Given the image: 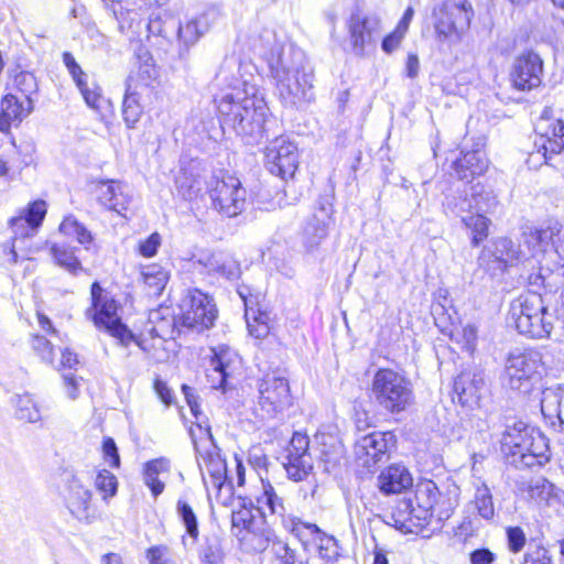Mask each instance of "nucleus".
Wrapping results in <instances>:
<instances>
[{
	"mask_svg": "<svg viewBox=\"0 0 564 564\" xmlns=\"http://www.w3.org/2000/svg\"><path fill=\"white\" fill-rule=\"evenodd\" d=\"M253 50L267 59L284 107L301 108L313 100V70L302 51L279 44L271 30H263Z\"/></svg>",
	"mask_w": 564,
	"mask_h": 564,
	"instance_id": "obj_1",
	"label": "nucleus"
},
{
	"mask_svg": "<svg viewBox=\"0 0 564 564\" xmlns=\"http://www.w3.org/2000/svg\"><path fill=\"white\" fill-rule=\"evenodd\" d=\"M458 496L455 485L442 490L433 480L421 479L413 498L399 502L392 511L393 525L403 533H417L433 523L434 530H441L458 506Z\"/></svg>",
	"mask_w": 564,
	"mask_h": 564,
	"instance_id": "obj_2",
	"label": "nucleus"
},
{
	"mask_svg": "<svg viewBox=\"0 0 564 564\" xmlns=\"http://www.w3.org/2000/svg\"><path fill=\"white\" fill-rule=\"evenodd\" d=\"M231 91L218 101V111L223 129H230L247 142L263 137L268 106L260 89L247 80L229 84Z\"/></svg>",
	"mask_w": 564,
	"mask_h": 564,
	"instance_id": "obj_3",
	"label": "nucleus"
},
{
	"mask_svg": "<svg viewBox=\"0 0 564 564\" xmlns=\"http://www.w3.org/2000/svg\"><path fill=\"white\" fill-rule=\"evenodd\" d=\"M510 319L520 334L531 338H546L553 329V316L538 293H527L510 305Z\"/></svg>",
	"mask_w": 564,
	"mask_h": 564,
	"instance_id": "obj_4",
	"label": "nucleus"
},
{
	"mask_svg": "<svg viewBox=\"0 0 564 564\" xmlns=\"http://www.w3.org/2000/svg\"><path fill=\"white\" fill-rule=\"evenodd\" d=\"M370 390L376 404L392 414L405 411L414 399L411 381L389 368L375 373Z\"/></svg>",
	"mask_w": 564,
	"mask_h": 564,
	"instance_id": "obj_5",
	"label": "nucleus"
},
{
	"mask_svg": "<svg viewBox=\"0 0 564 564\" xmlns=\"http://www.w3.org/2000/svg\"><path fill=\"white\" fill-rule=\"evenodd\" d=\"M544 372L542 354L534 349H514L505 364L503 382L511 390L529 394L540 383Z\"/></svg>",
	"mask_w": 564,
	"mask_h": 564,
	"instance_id": "obj_6",
	"label": "nucleus"
},
{
	"mask_svg": "<svg viewBox=\"0 0 564 564\" xmlns=\"http://www.w3.org/2000/svg\"><path fill=\"white\" fill-rule=\"evenodd\" d=\"M90 294L91 305L86 310V317L91 319L98 329L107 332L123 346L134 340L133 334L118 315L117 301L106 293L98 282L91 284Z\"/></svg>",
	"mask_w": 564,
	"mask_h": 564,
	"instance_id": "obj_7",
	"label": "nucleus"
},
{
	"mask_svg": "<svg viewBox=\"0 0 564 564\" xmlns=\"http://www.w3.org/2000/svg\"><path fill=\"white\" fill-rule=\"evenodd\" d=\"M434 29L438 40L459 41L469 29L474 17L471 4L467 0H444L433 11Z\"/></svg>",
	"mask_w": 564,
	"mask_h": 564,
	"instance_id": "obj_8",
	"label": "nucleus"
},
{
	"mask_svg": "<svg viewBox=\"0 0 564 564\" xmlns=\"http://www.w3.org/2000/svg\"><path fill=\"white\" fill-rule=\"evenodd\" d=\"M208 192L213 207L227 217H235L245 208L247 193L236 175L224 171L214 174Z\"/></svg>",
	"mask_w": 564,
	"mask_h": 564,
	"instance_id": "obj_9",
	"label": "nucleus"
},
{
	"mask_svg": "<svg viewBox=\"0 0 564 564\" xmlns=\"http://www.w3.org/2000/svg\"><path fill=\"white\" fill-rule=\"evenodd\" d=\"M181 326L198 332L214 325L217 308L210 296L197 289L187 290L180 304Z\"/></svg>",
	"mask_w": 564,
	"mask_h": 564,
	"instance_id": "obj_10",
	"label": "nucleus"
},
{
	"mask_svg": "<svg viewBox=\"0 0 564 564\" xmlns=\"http://www.w3.org/2000/svg\"><path fill=\"white\" fill-rule=\"evenodd\" d=\"M258 404L264 416L273 417L292 404L289 381L280 376L267 375L259 383Z\"/></svg>",
	"mask_w": 564,
	"mask_h": 564,
	"instance_id": "obj_11",
	"label": "nucleus"
},
{
	"mask_svg": "<svg viewBox=\"0 0 564 564\" xmlns=\"http://www.w3.org/2000/svg\"><path fill=\"white\" fill-rule=\"evenodd\" d=\"M349 41L354 54L364 56L376 47L381 35V22L376 15L355 12L347 22Z\"/></svg>",
	"mask_w": 564,
	"mask_h": 564,
	"instance_id": "obj_12",
	"label": "nucleus"
},
{
	"mask_svg": "<svg viewBox=\"0 0 564 564\" xmlns=\"http://www.w3.org/2000/svg\"><path fill=\"white\" fill-rule=\"evenodd\" d=\"M256 508L263 518L268 516L280 518L285 530L302 539L303 521L296 517L286 516L283 497L269 481H264L262 478L261 492L256 497Z\"/></svg>",
	"mask_w": 564,
	"mask_h": 564,
	"instance_id": "obj_13",
	"label": "nucleus"
},
{
	"mask_svg": "<svg viewBox=\"0 0 564 564\" xmlns=\"http://www.w3.org/2000/svg\"><path fill=\"white\" fill-rule=\"evenodd\" d=\"M265 166L271 174L282 180L293 177L299 166L296 144L285 137L272 140L265 149Z\"/></svg>",
	"mask_w": 564,
	"mask_h": 564,
	"instance_id": "obj_14",
	"label": "nucleus"
},
{
	"mask_svg": "<svg viewBox=\"0 0 564 564\" xmlns=\"http://www.w3.org/2000/svg\"><path fill=\"white\" fill-rule=\"evenodd\" d=\"M46 213L47 205L45 200L37 199L30 203L18 216H14L9 220V226L13 232L12 246L9 248L11 262L15 263L18 259L15 241L34 236L42 225Z\"/></svg>",
	"mask_w": 564,
	"mask_h": 564,
	"instance_id": "obj_15",
	"label": "nucleus"
},
{
	"mask_svg": "<svg viewBox=\"0 0 564 564\" xmlns=\"http://www.w3.org/2000/svg\"><path fill=\"white\" fill-rule=\"evenodd\" d=\"M149 325L150 327L148 328V332L152 339H159L158 343L149 344L147 339L135 341L143 351L160 360L162 359V356L156 352H152V349H156V346L162 347L165 340L173 338L181 325V322L180 318L176 319L174 314L171 312V308L165 306L159 307L158 310H153L149 313Z\"/></svg>",
	"mask_w": 564,
	"mask_h": 564,
	"instance_id": "obj_16",
	"label": "nucleus"
},
{
	"mask_svg": "<svg viewBox=\"0 0 564 564\" xmlns=\"http://www.w3.org/2000/svg\"><path fill=\"white\" fill-rule=\"evenodd\" d=\"M394 442L391 432H372L360 436L354 446L356 459L361 466L370 469L387 457Z\"/></svg>",
	"mask_w": 564,
	"mask_h": 564,
	"instance_id": "obj_17",
	"label": "nucleus"
},
{
	"mask_svg": "<svg viewBox=\"0 0 564 564\" xmlns=\"http://www.w3.org/2000/svg\"><path fill=\"white\" fill-rule=\"evenodd\" d=\"M194 445L198 455V466L206 490L209 492L210 489H214L218 494L226 486L230 490L231 482L228 481L227 465L225 459H223L217 452V448L213 446L212 449H207L203 453L198 448L196 441H194Z\"/></svg>",
	"mask_w": 564,
	"mask_h": 564,
	"instance_id": "obj_18",
	"label": "nucleus"
},
{
	"mask_svg": "<svg viewBox=\"0 0 564 564\" xmlns=\"http://www.w3.org/2000/svg\"><path fill=\"white\" fill-rule=\"evenodd\" d=\"M543 74V62L541 57L528 51L519 55L512 65L510 79L518 90H531L540 86Z\"/></svg>",
	"mask_w": 564,
	"mask_h": 564,
	"instance_id": "obj_19",
	"label": "nucleus"
},
{
	"mask_svg": "<svg viewBox=\"0 0 564 564\" xmlns=\"http://www.w3.org/2000/svg\"><path fill=\"white\" fill-rule=\"evenodd\" d=\"M240 365V359L235 351L225 346L214 350L210 360V369L207 372V381L210 388L220 389L224 393L231 388L230 379Z\"/></svg>",
	"mask_w": 564,
	"mask_h": 564,
	"instance_id": "obj_20",
	"label": "nucleus"
},
{
	"mask_svg": "<svg viewBox=\"0 0 564 564\" xmlns=\"http://www.w3.org/2000/svg\"><path fill=\"white\" fill-rule=\"evenodd\" d=\"M535 133L539 139L534 141L535 151L529 155V161H543L549 163L553 154H558L564 149V123L556 120L550 127L535 126Z\"/></svg>",
	"mask_w": 564,
	"mask_h": 564,
	"instance_id": "obj_21",
	"label": "nucleus"
},
{
	"mask_svg": "<svg viewBox=\"0 0 564 564\" xmlns=\"http://www.w3.org/2000/svg\"><path fill=\"white\" fill-rule=\"evenodd\" d=\"M333 205L327 200H319L312 216L307 219L303 229V243L310 251L319 247L328 236L333 225Z\"/></svg>",
	"mask_w": 564,
	"mask_h": 564,
	"instance_id": "obj_22",
	"label": "nucleus"
},
{
	"mask_svg": "<svg viewBox=\"0 0 564 564\" xmlns=\"http://www.w3.org/2000/svg\"><path fill=\"white\" fill-rule=\"evenodd\" d=\"M91 498V490L77 476H72L67 484L65 503L69 512L79 521L89 522L95 518Z\"/></svg>",
	"mask_w": 564,
	"mask_h": 564,
	"instance_id": "obj_23",
	"label": "nucleus"
},
{
	"mask_svg": "<svg viewBox=\"0 0 564 564\" xmlns=\"http://www.w3.org/2000/svg\"><path fill=\"white\" fill-rule=\"evenodd\" d=\"M454 391L463 405H477L486 391L484 371L478 368L463 370L454 381Z\"/></svg>",
	"mask_w": 564,
	"mask_h": 564,
	"instance_id": "obj_24",
	"label": "nucleus"
},
{
	"mask_svg": "<svg viewBox=\"0 0 564 564\" xmlns=\"http://www.w3.org/2000/svg\"><path fill=\"white\" fill-rule=\"evenodd\" d=\"M534 431V429L520 421L514 422L512 425H507L501 438V449L510 464L513 465V458L524 452Z\"/></svg>",
	"mask_w": 564,
	"mask_h": 564,
	"instance_id": "obj_25",
	"label": "nucleus"
},
{
	"mask_svg": "<svg viewBox=\"0 0 564 564\" xmlns=\"http://www.w3.org/2000/svg\"><path fill=\"white\" fill-rule=\"evenodd\" d=\"M175 188L184 199L193 200L197 198L204 188L205 180L202 176L198 163L191 162L182 165L175 176Z\"/></svg>",
	"mask_w": 564,
	"mask_h": 564,
	"instance_id": "obj_26",
	"label": "nucleus"
},
{
	"mask_svg": "<svg viewBox=\"0 0 564 564\" xmlns=\"http://www.w3.org/2000/svg\"><path fill=\"white\" fill-rule=\"evenodd\" d=\"M200 264L208 274L223 276L227 280H235L240 275L238 262L224 252H202L197 257Z\"/></svg>",
	"mask_w": 564,
	"mask_h": 564,
	"instance_id": "obj_27",
	"label": "nucleus"
},
{
	"mask_svg": "<svg viewBox=\"0 0 564 564\" xmlns=\"http://www.w3.org/2000/svg\"><path fill=\"white\" fill-rule=\"evenodd\" d=\"M497 205L498 200L494 191L478 183L471 187L470 198L455 203L452 210L459 214L470 209L484 214L492 212Z\"/></svg>",
	"mask_w": 564,
	"mask_h": 564,
	"instance_id": "obj_28",
	"label": "nucleus"
},
{
	"mask_svg": "<svg viewBox=\"0 0 564 564\" xmlns=\"http://www.w3.org/2000/svg\"><path fill=\"white\" fill-rule=\"evenodd\" d=\"M209 24L206 15L199 14L181 21L177 29L180 54H185L206 34Z\"/></svg>",
	"mask_w": 564,
	"mask_h": 564,
	"instance_id": "obj_29",
	"label": "nucleus"
},
{
	"mask_svg": "<svg viewBox=\"0 0 564 564\" xmlns=\"http://www.w3.org/2000/svg\"><path fill=\"white\" fill-rule=\"evenodd\" d=\"M487 258H492V262H496L499 269H505L514 261L528 260V254L523 249L517 247L512 240L501 237L494 241L492 250L482 252L480 261L485 262Z\"/></svg>",
	"mask_w": 564,
	"mask_h": 564,
	"instance_id": "obj_30",
	"label": "nucleus"
},
{
	"mask_svg": "<svg viewBox=\"0 0 564 564\" xmlns=\"http://www.w3.org/2000/svg\"><path fill=\"white\" fill-rule=\"evenodd\" d=\"M457 177L469 182L477 175H481L488 169V160L481 148L463 152L462 158L453 163Z\"/></svg>",
	"mask_w": 564,
	"mask_h": 564,
	"instance_id": "obj_31",
	"label": "nucleus"
},
{
	"mask_svg": "<svg viewBox=\"0 0 564 564\" xmlns=\"http://www.w3.org/2000/svg\"><path fill=\"white\" fill-rule=\"evenodd\" d=\"M170 473L171 462L165 457L149 460L143 465V482L151 490L154 498L159 497L164 491L165 480Z\"/></svg>",
	"mask_w": 564,
	"mask_h": 564,
	"instance_id": "obj_32",
	"label": "nucleus"
},
{
	"mask_svg": "<svg viewBox=\"0 0 564 564\" xmlns=\"http://www.w3.org/2000/svg\"><path fill=\"white\" fill-rule=\"evenodd\" d=\"M541 412L552 425L564 431V386L549 387L542 391Z\"/></svg>",
	"mask_w": 564,
	"mask_h": 564,
	"instance_id": "obj_33",
	"label": "nucleus"
},
{
	"mask_svg": "<svg viewBox=\"0 0 564 564\" xmlns=\"http://www.w3.org/2000/svg\"><path fill=\"white\" fill-rule=\"evenodd\" d=\"M549 460V445L545 436L539 431L531 434V438L524 452L513 458V465L518 468L541 466Z\"/></svg>",
	"mask_w": 564,
	"mask_h": 564,
	"instance_id": "obj_34",
	"label": "nucleus"
},
{
	"mask_svg": "<svg viewBox=\"0 0 564 564\" xmlns=\"http://www.w3.org/2000/svg\"><path fill=\"white\" fill-rule=\"evenodd\" d=\"M96 194L101 205L118 214L127 209L129 199L123 192V185L112 180H101L97 182Z\"/></svg>",
	"mask_w": 564,
	"mask_h": 564,
	"instance_id": "obj_35",
	"label": "nucleus"
},
{
	"mask_svg": "<svg viewBox=\"0 0 564 564\" xmlns=\"http://www.w3.org/2000/svg\"><path fill=\"white\" fill-rule=\"evenodd\" d=\"M412 482L410 471L399 464L389 466L378 477V487L384 495L400 494L412 486Z\"/></svg>",
	"mask_w": 564,
	"mask_h": 564,
	"instance_id": "obj_36",
	"label": "nucleus"
},
{
	"mask_svg": "<svg viewBox=\"0 0 564 564\" xmlns=\"http://www.w3.org/2000/svg\"><path fill=\"white\" fill-rule=\"evenodd\" d=\"M304 531L315 534L314 543L316 544L318 556L325 563H333L339 557V546L337 540L323 532L316 524L302 522V538Z\"/></svg>",
	"mask_w": 564,
	"mask_h": 564,
	"instance_id": "obj_37",
	"label": "nucleus"
},
{
	"mask_svg": "<svg viewBox=\"0 0 564 564\" xmlns=\"http://www.w3.org/2000/svg\"><path fill=\"white\" fill-rule=\"evenodd\" d=\"M28 115L18 98L7 94L0 101V131H9L12 124H19Z\"/></svg>",
	"mask_w": 564,
	"mask_h": 564,
	"instance_id": "obj_38",
	"label": "nucleus"
},
{
	"mask_svg": "<svg viewBox=\"0 0 564 564\" xmlns=\"http://www.w3.org/2000/svg\"><path fill=\"white\" fill-rule=\"evenodd\" d=\"M456 215L460 217L464 226L470 230L471 245L478 247L488 237L490 220L484 214L477 212L474 214L470 209Z\"/></svg>",
	"mask_w": 564,
	"mask_h": 564,
	"instance_id": "obj_39",
	"label": "nucleus"
},
{
	"mask_svg": "<svg viewBox=\"0 0 564 564\" xmlns=\"http://www.w3.org/2000/svg\"><path fill=\"white\" fill-rule=\"evenodd\" d=\"M554 236L551 228L527 227L522 232L523 246L527 247L528 259L543 252Z\"/></svg>",
	"mask_w": 564,
	"mask_h": 564,
	"instance_id": "obj_40",
	"label": "nucleus"
},
{
	"mask_svg": "<svg viewBox=\"0 0 564 564\" xmlns=\"http://www.w3.org/2000/svg\"><path fill=\"white\" fill-rule=\"evenodd\" d=\"M137 85L133 87V77L128 79V87L122 102V117L129 129L135 127L143 113V107L139 100V93L135 90Z\"/></svg>",
	"mask_w": 564,
	"mask_h": 564,
	"instance_id": "obj_41",
	"label": "nucleus"
},
{
	"mask_svg": "<svg viewBox=\"0 0 564 564\" xmlns=\"http://www.w3.org/2000/svg\"><path fill=\"white\" fill-rule=\"evenodd\" d=\"M475 494L471 503L477 513L485 520H491L495 517V505L490 488L480 479L473 482Z\"/></svg>",
	"mask_w": 564,
	"mask_h": 564,
	"instance_id": "obj_42",
	"label": "nucleus"
},
{
	"mask_svg": "<svg viewBox=\"0 0 564 564\" xmlns=\"http://www.w3.org/2000/svg\"><path fill=\"white\" fill-rule=\"evenodd\" d=\"M141 274L150 296H159L169 281L167 271L159 264L144 267Z\"/></svg>",
	"mask_w": 564,
	"mask_h": 564,
	"instance_id": "obj_43",
	"label": "nucleus"
},
{
	"mask_svg": "<svg viewBox=\"0 0 564 564\" xmlns=\"http://www.w3.org/2000/svg\"><path fill=\"white\" fill-rule=\"evenodd\" d=\"M51 254L57 265L72 274H77L83 267L74 253V250L65 245H52Z\"/></svg>",
	"mask_w": 564,
	"mask_h": 564,
	"instance_id": "obj_44",
	"label": "nucleus"
},
{
	"mask_svg": "<svg viewBox=\"0 0 564 564\" xmlns=\"http://www.w3.org/2000/svg\"><path fill=\"white\" fill-rule=\"evenodd\" d=\"M284 468L290 479L294 481H302L313 469L312 457L311 455H288Z\"/></svg>",
	"mask_w": 564,
	"mask_h": 564,
	"instance_id": "obj_45",
	"label": "nucleus"
},
{
	"mask_svg": "<svg viewBox=\"0 0 564 564\" xmlns=\"http://www.w3.org/2000/svg\"><path fill=\"white\" fill-rule=\"evenodd\" d=\"M15 415L19 420L29 423L41 421V412L30 394H18L14 398Z\"/></svg>",
	"mask_w": 564,
	"mask_h": 564,
	"instance_id": "obj_46",
	"label": "nucleus"
},
{
	"mask_svg": "<svg viewBox=\"0 0 564 564\" xmlns=\"http://www.w3.org/2000/svg\"><path fill=\"white\" fill-rule=\"evenodd\" d=\"M13 85L25 97L28 104L26 112L31 113L33 110L32 95L37 91L35 76L30 72H19L13 78Z\"/></svg>",
	"mask_w": 564,
	"mask_h": 564,
	"instance_id": "obj_47",
	"label": "nucleus"
},
{
	"mask_svg": "<svg viewBox=\"0 0 564 564\" xmlns=\"http://www.w3.org/2000/svg\"><path fill=\"white\" fill-rule=\"evenodd\" d=\"M59 231L67 237L75 238L80 245H88L93 241L90 231L70 215L63 219Z\"/></svg>",
	"mask_w": 564,
	"mask_h": 564,
	"instance_id": "obj_48",
	"label": "nucleus"
},
{
	"mask_svg": "<svg viewBox=\"0 0 564 564\" xmlns=\"http://www.w3.org/2000/svg\"><path fill=\"white\" fill-rule=\"evenodd\" d=\"M528 494L536 503H547L553 495V485L545 478L538 477L529 482Z\"/></svg>",
	"mask_w": 564,
	"mask_h": 564,
	"instance_id": "obj_49",
	"label": "nucleus"
},
{
	"mask_svg": "<svg viewBox=\"0 0 564 564\" xmlns=\"http://www.w3.org/2000/svg\"><path fill=\"white\" fill-rule=\"evenodd\" d=\"M95 486L97 490L102 495L104 500L116 496L118 490L117 477L109 470L102 469L98 471L95 478Z\"/></svg>",
	"mask_w": 564,
	"mask_h": 564,
	"instance_id": "obj_50",
	"label": "nucleus"
},
{
	"mask_svg": "<svg viewBox=\"0 0 564 564\" xmlns=\"http://www.w3.org/2000/svg\"><path fill=\"white\" fill-rule=\"evenodd\" d=\"M76 86L88 107L95 110H99L101 108L104 98L101 96L100 88L95 83L89 85L87 78L84 80L78 79V84Z\"/></svg>",
	"mask_w": 564,
	"mask_h": 564,
	"instance_id": "obj_51",
	"label": "nucleus"
},
{
	"mask_svg": "<svg viewBox=\"0 0 564 564\" xmlns=\"http://www.w3.org/2000/svg\"><path fill=\"white\" fill-rule=\"evenodd\" d=\"M30 345L43 362L53 365L54 348L48 339L41 335H32Z\"/></svg>",
	"mask_w": 564,
	"mask_h": 564,
	"instance_id": "obj_52",
	"label": "nucleus"
},
{
	"mask_svg": "<svg viewBox=\"0 0 564 564\" xmlns=\"http://www.w3.org/2000/svg\"><path fill=\"white\" fill-rule=\"evenodd\" d=\"M134 82V75H131ZM158 77V70L151 56H140L139 67L135 73V80L140 82L143 86H148L153 79Z\"/></svg>",
	"mask_w": 564,
	"mask_h": 564,
	"instance_id": "obj_53",
	"label": "nucleus"
},
{
	"mask_svg": "<svg viewBox=\"0 0 564 564\" xmlns=\"http://www.w3.org/2000/svg\"><path fill=\"white\" fill-rule=\"evenodd\" d=\"M182 390L184 392V395H185L186 402L191 409V412L196 419L197 427L199 430H204L208 440H212V432H210L209 425L206 424L204 426L205 422L200 420V417L203 416V413L199 410V404L197 402V397L195 395L194 390L186 384L182 386Z\"/></svg>",
	"mask_w": 564,
	"mask_h": 564,
	"instance_id": "obj_54",
	"label": "nucleus"
},
{
	"mask_svg": "<svg viewBox=\"0 0 564 564\" xmlns=\"http://www.w3.org/2000/svg\"><path fill=\"white\" fill-rule=\"evenodd\" d=\"M182 390L184 392V395H185L186 402L191 409V412L196 419L197 427L199 430H204L208 440H212V432H210L209 425L206 424L204 426L205 422L200 420V417L203 416V413L199 410V404L197 402V397L195 395L194 390L186 384L182 386Z\"/></svg>",
	"mask_w": 564,
	"mask_h": 564,
	"instance_id": "obj_55",
	"label": "nucleus"
},
{
	"mask_svg": "<svg viewBox=\"0 0 564 564\" xmlns=\"http://www.w3.org/2000/svg\"><path fill=\"white\" fill-rule=\"evenodd\" d=\"M176 509L186 528V532L189 536L196 539L198 535V527L197 519L192 507L187 502L178 500Z\"/></svg>",
	"mask_w": 564,
	"mask_h": 564,
	"instance_id": "obj_56",
	"label": "nucleus"
},
{
	"mask_svg": "<svg viewBox=\"0 0 564 564\" xmlns=\"http://www.w3.org/2000/svg\"><path fill=\"white\" fill-rule=\"evenodd\" d=\"M147 557L150 564H175L171 550L165 545L150 547Z\"/></svg>",
	"mask_w": 564,
	"mask_h": 564,
	"instance_id": "obj_57",
	"label": "nucleus"
},
{
	"mask_svg": "<svg viewBox=\"0 0 564 564\" xmlns=\"http://www.w3.org/2000/svg\"><path fill=\"white\" fill-rule=\"evenodd\" d=\"M308 437L305 434H302L300 432H295L290 441L289 447H288V455H310L307 453L308 451Z\"/></svg>",
	"mask_w": 564,
	"mask_h": 564,
	"instance_id": "obj_58",
	"label": "nucleus"
},
{
	"mask_svg": "<svg viewBox=\"0 0 564 564\" xmlns=\"http://www.w3.org/2000/svg\"><path fill=\"white\" fill-rule=\"evenodd\" d=\"M508 546L511 552H520L525 544V534L519 527H511L507 529Z\"/></svg>",
	"mask_w": 564,
	"mask_h": 564,
	"instance_id": "obj_59",
	"label": "nucleus"
},
{
	"mask_svg": "<svg viewBox=\"0 0 564 564\" xmlns=\"http://www.w3.org/2000/svg\"><path fill=\"white\" fill-rule=\"evenodd\" d=\"M104 457L111 467L120 466V457L115 441L111 437H105L102 442Z\"/></svg>",
	"mask_w": 564,
	"mask_h": 564,
	"instance_id": "obj_60",
	"label": "nucleus"
},
{
	"mask_svg": "<svg viewBox=\"0 0 564 564\" xmlns=\"http://www.w3.org/2000/svg\"><path fill=\"white\" fill-rule=\"evenodd\" d=\"M160 245V235L158 232H153L144 241L139 243V252L145 258H151L156 254Z\"/></svg>",
	"mask_w": 564,
	"mask_h": 564,
	"instance_id": "obj_61",
	"label": "nucleus"
},
{
	"mask_svg": "<svg viewBox=\"0 0 564 564\" xmlns=\"http://www.w3.org/2000/svg\"><path fill=\"white\" fill-rule=\"evenodd\" d=\"M63 62L76 85L78 84V79L84 80L87 78V75L83 72L72 53L64 52Z\"/></svg>",
	"mask_w": 564,
	"mask_h": 564,
	"instance_id": "obj_62",
	"label": "nucleus"
},
{
	"mask_svg": "<svg viewBox=\"0 0 564 564\" xmlns=\"http://www.w3.org/2000/svg\"><path fill=\"white\" fill-rule=\"evenodd\" d=\"M405 33L401 32L399 29L395 28L393 32H391L389 35H387L381 43L382 50L391 54L394 52L401 44Z\"/></svg>",
	"mask_w": 564,
	"mask_h": 564,
	"instance_id": "obj_63",
	"label": "nucleus"
},
{
	"mask_svg": "<svg viewBox=\"0 0 564 564\" xmlns=\"http://www.w3.org/2000/svg\"><path fill=\"white\" fill-rule=\"evenodd\" d=\"M249 464L256 469H262L267 467L268 458L261 446H253L248 454Z\"/></svg>",
	"mask_w": 564,
	"mask_h": 564,
	"instance_id": "obj_64",
	"label": "nucleus"
}]
</instances>
